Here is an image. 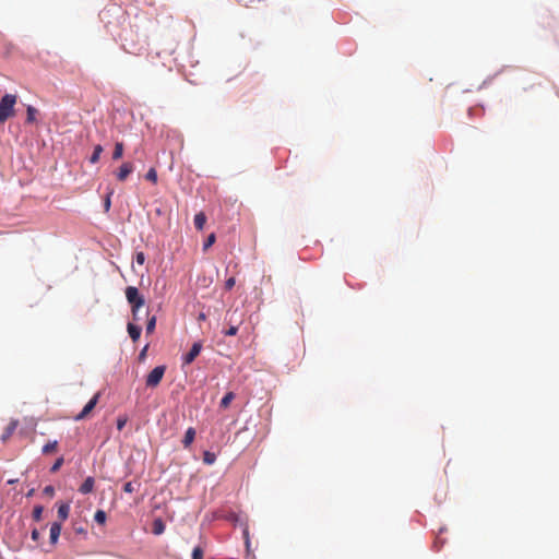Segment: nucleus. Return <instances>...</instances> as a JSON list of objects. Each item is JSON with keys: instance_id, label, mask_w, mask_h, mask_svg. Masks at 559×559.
Returning <instances> with one entry per match:
<instances>
[{"instance_id": "obj_23", "label": "nucleus", "mask_w": 559, "mask_h": 559, "mask_svg": "<svg viewBox=\"0 0 559 559\" xmlns=\"http://www.w3.org/2000/svg\"><path fill=\"white\" fill-rule=\"evenodd\" d=\"M155 326H156V317L153 316L151 317L148 320H147V323H146V333L147 334H151L154 332L155 330Z\"/></svg>"}, {"instance_id": "obj_31", "label": "nucleus", "mask_w": 559, "mask_h": 559, "mask_svg": "<svg viewBox=\"0 0 559 559\" xmlns=\"http://www.w3.org/2000/svg\"><path fill=\"white\" fill-rule=\"evenodd\" d=\"M135 261L138 264L142 265L145 262V254L143 252H138L135 255Z\"/></svg>"}, {"instance_id": "obj_35", "label": "nucleus", "mask_w": 559, "mask_h": 559, "mask_svg": "<svg viewBox=\"0 0 559 559\" xmlns=\"http://www.w3.org/2000/svg\"><path fill=\"white\" fill-rule=\"evenodd\" d=\"M126 424H127V421H117V429L119 431H121Z\"/></svg>"}, {"instance_id": "obj_26", "label": "nucleus", "mask_w": 559, "mask_h": 559, "mask_svg": "<svg viewBox=\"0 0 559 559\" xmlns=\"http://www.w3.org/2000/svg\"><path fill=\"white\" fill-rule=\"evenodd\" d=\"M145 178L150 181H152L153 183H156L157 181V173L154 168H151L146 175H145Z\"/></svg>"}, {"instance_id": "obj_4", "label": "nucleus", "mask_w": 559, "mask_h": 559, "mask_svg": "<svg viewBox=\"0 0 559 559\" xmlns=\"http://www.w3.org/2000/svg\"><path fill=\"white\" fill-rule=\"evenodd\" d=\"M166 367L165 366H157L155 367L146 377L145 384L147 388H156L165 373Z\"/></svg>"}, {"instance_id": "obj_24", "label": "nucleus", "mask_w": 559, "mask_h": 559, "mask_svg": "<svg viewBox=\"0 0 559 559\" xmlns=\"http://www.w3.org/2000/svg\"><path fill=\"white\" fill-rule=\"evenodd\" d=\"M215 240H216L215 234H210L203 243V250H207L211 246H213Z\"/></svg>"}, {"instance_id": "obj_11", "label": "nucleus", "mask_w": 559, "mask_h": 559, "mask_svg": "<svg viewBox=\"0 0 559 559\" xmlns=\"http://www.w3.org/2000/svg\"><path fill=\"white\" fill-rule=\"evenodd\" d=\"M61 532V523H52L50 526V542L56 544Z\"/></svg>"}, {"instance_id": "obj_33", "label": "nucleus", "mask_w": 559, "mask_h": 559, "mask_svg": "<svg viewBox=\"0 0 559 559\" xmlns=\"http://www.w3.org/2000/svg\"><path fill=\"white\" fill-rule=\"evenodd\" d=\"M39 536H40V535H39L38 530H37V528H34V530L32 531V539H33L34 542H38Z\"/></svg>"}, {"instance_id": "obj_14", "label": "nucleus", "mask_w": 559, "mask_h": 559, "mask_svg": "<svg viewBox=\"0 0 559 559\" xmlns=\"http://www.w3.org/2000/svg\"><path fill=\"white\" fill-rule=\"evenodd\" d=\"M165 531V523L162 519H155L152 526V532L155 535H160Z\"/></svg>"}, {"instance_id": "obj_37", "label": "nucleus", "mask_w": 559, "mask_h": 559, "mask_svg": "<svg viewBox=\"0 0 559 559\" xmlns=\"http://www.w3.org/2000/svg\"><path fill=\"white\" fill-rule=\"evenodd\" d=\"M146 349H147V345L142 349V352L140 354V358H143L145 356Z\"/></svg>"}, {"instance_id": "obj_36", "label": "nucleus", "mask_w": 559, "mask_h": 559, "mask_svg": "<svg viewBox=\"0 0 559 559\" xmlns=\"http://www.w3.org/2000/svg\"><path fill=\"white\" fill-rule=\"evenodd\" d=\"M205 319H206V316H205V313H203V312H201V313L199 314V317H198V320H200V321H204Z\"/></svg>"}, {"instance_id": "obj_5", "label": "nucleus", "mask_w": 559, "mask_h": 559, "mask_svg": "<svg viewBox=\"0 0 559 559\" xmlns=\"http://www.w3.org/2000/svg\"><path fill=\"white\" fill-rule=\"evenodd\" d=\"M133 170L134 165L131 162H124L116 173V178L119 181H124Z\"/></svg>"}, {"instance_id": "obj_12", "label": "nucleus", "mask_w": 559, "mask_h": 559, "mask_svg": "<svg viewBox=\"0 0 559 559\" xmlns=\"http://www.w3.org/2000/svg\"><path fill=\"white\" fill-rule=\"evenodd\" d=\"M194 438H195V430H194V428H192V427L188 428V430L185 433V438L182 440L183 447L186 449L189 448L191 445V443L193 442Z\"/></svg>"}, {"instance_id": "obj_34", "label": "nucleus", "mask_w": 559, "mask_h": 559, "mask_svg": "<svg viewBox=\"0 0 559 559\" xmlns=\"http://www.w3.org/2000/svg\"><path fill=\"white\" fill-rule=\"evenodd\" d=\"M44 492L47 493V495L52 496L55 493V489H53L52 486H46L45 489H44Z\"/></svg>"}, {"instance_id": "obj_16", "label": "nucleus", "mask_w": 559, "mask_h": 559, "mask_svg": "<svg viewBox=\"0 0 559 559\" xmlns=\"http://www.w3.org/2000/svg\"><path fill=\"white\" fill-rule=\"evenodd\" d=\"M123 150H124L123 143L122 142H116L115 150H114V153H112V159H115V160L120 159L122 157V155H123Z\"/></svg>"}, {"instance_id": "obj_1", "label": "nucleus", "mask_w": 559, "mask_h": 559, "mask_svg": "<svg viewBox=\"0 0 559 559\" xmlns=\"http://www.w3.org/2000/svg\"><path fill=\"white\" fill-rule=\"evenodd\" d=\"M243 321L245 312L241 309H228L224 318V322L228 325V329L223 330L222 333L225 336H235Z\"/></svg>"}, {"instance_id": "obj_10", "label": "nucleus", "mask_w": 559, "mask_h": 559, "mask_svg": "<svg viewBox=\"0 0 559 559\" xmlns=\"http://www.w3.org/2000/svg\"><path fill=\"white\" fill-rule=\"evenodd\" d=\"M95 480L93 477H87L83 484L81 485L79 491L83 495L90 493L93 491Z\"/></svg>"}, {"instance_id": "obj_15", "label": "nucleus", "mask_w": 559, "mask_h": 559, "mask_svg": "<svg viewBox=\"0 0 559 559\" xmlns=\"http://www.w3.org/2000/svg\"><path fill=\"white\" fill-rule=\"evenodd\" d=\"M103 151L104 150H103V146L100 144L95 145L94 146V152H93V154L90 157V162L92 164H96L99 160Z\"/></svg>"}, {"instance_id": "obj_20", "label": "nucleus", "mask_w": 559, "mask_h": 559, "mask_svg": "<svg viewBox=\"0 0 559 559\" xmlns=\"http://www.w3.org/2000/svg\"><path fill=\"white\" fill-rule=\"evenodd\" d=\"M215 461H216L215 453L210 452V451H204V453H203V462H204V464L212 465V464L215 463Z\"/></svg>"}, {"instance_id": "obj_28", "label": "nucleus", "mask_w": 559, "mask_h": 559, "mask_svg": "<svg viewBox=\"0 0 559 559\" xmlns=\"http://www.w3.org/2000/svg\"><path fill=\"white\" fill-rule=\"evenodd\" d=\"M192 559H203V549L200 546L194 547Z\"/></svg>"}, {"instance_id": "obj_22", "label": "nucleus", "mask_w": 559, "mask_h": 559, "mask_svg": "<svg viewBox=\"0 0 559 559\" xmlns=\"http://www.w3.org/2000/svg\"><path fill=\"white\" fill-rule=\"evenodd\" d=\"M234 399H235V394L233 392L226 393L221 401V406L224 408L228 407Z\"/></svg>"}, {"instance_id": "obj_18", "label": "nucleus", "mask_w": 559, "mask_h": 559, "mask_svg": "<svg viewBox=\"0 0 559 559\" xmlns=\"http://www.w3.org/2000/svg\"><path fill=\"white\" fill-rule=\"evenodd\" d=\"M15 429H16V421H11L10 425L5 428V431L1 437L2 441H7L11 437V435L14 432Z\"/></svg>"}, {"instance_id": "obj_30", "label": "nucleus", "mask_w": 559, "mask_h": 559, "mask_svg": "<svg viewBox=\"0 0 559 559\" xmlns=\"http://www.w3.org/2000/svg\"><path fill=\"white\" fill-rule=\"evenodd\" d=\"M111 194H112V191H110V192L107 194V197L105 198V201H104V207H105V211H106V212H107V211H109V209H110V204H111V202H110V197H111Z\"/></svg>"}, {"instance_id": "obj_32", "label": "nucleus", "mask_w": 559, "mask_h": 559, "mask_svg": "<svg viewBox=\"0 0 559 559\" xmlns=\"http://www.w3.org/2000/svg\"><path fill=\"white\" fill-rule=\"evenodd\" d=\"M236 284V281L234 277H229L226 282H225V288L230 290Z\"/></svg>"}, {"instance_id": "obj_17", "label": "nucleus", "mask_w": 559, "mask_h": 559, "mask_svg": "<svg viewBox=\"0 0 559 559\" xmlns=\"http://www.w3.org/2000/svg\"><path fill=\"white\" fill-rule=\"evenodd\" d=\"M70 507L69 504H61L58 508V516L61 521H66L69 516Z\"/></svg>"}, {"instance_id": "obj_13", "label": "nucleus", "mask_w": 559, "mask_h": 559, "mask_svg": "<svg viewBox=\"0 0 559 559\" xmlns=\"http://www.w3.org/2000/svg\"><path fill=\"white\" fill-rule=\"evenodd\" d=\"M206 223V216L203 212H199L194 216V226L198 230H202Z\"/></svg>"}, {"instance_id": "obj_3", "label": "nucleus", "mask_w": 559, "mask_h": 559, "mask_svg": "<svg viewBox=\"0 0 559 559\" xmlns=\"http://www.w3.org/2000/svg\"><path fill=\"white\" fill-rule=\"evenodd\" d=\"M126 298L128 302L131 305L133 319L139 320L138 311L145 304L144 297L140 295L139 289L136 287L128 286L126 288Z\"/></svg>"}, {"instance_id": "obj_6", "label": "nucleus", "mask_w": 559, "mask_h": 559, "mask_svg": "<svg viewBox=\"0 0 559 559\" xmlns=\"http://www.w3.org/2000/svg\"><path fill=\"white\" fill-rule=\"evenodd\" d=\"M98 397L99 393L95 394L83 407V409L75 416L74 419H83L84 417H86L91 413V411L96 406Z\"/></svg>"}, {"instance_id": "obj_25", "label": "nucleus", "mask_w": 559, "mask_h": 559, "mask_svg": "<svg viewBox=\"0 0 559 559\" xmlns=\"http://www.w3.org/2000/svg\"><path fill=\"white\" fill-rule=\"evenodd\" d=\"M43 511H44V508L41 506H36L33 510V519L37 522L40 521Z\"/></svg>"}, {"instance_id": "obj_8", "label": "nucleus", "mask_w": 559, "mask_h": 559, "mask_svg": "<svg viewBox=\"0 0 559 559\" xmlns=\"http://www.w3.org/2000/svg\"><path fill=\"white\" fill-rule=\"evenodd\" d=\"M38 114H39V111H38L37 108H35L32 105H28L26 107V120H25V122L28 123V124L35 123L37 121Z\"/></svg>"}, {"instance_id": "obj_7", "label": "nucleus", "mask_w": 559, "mask_h": 559, "mask_svg": "<svg viewBox=\"0 0 559 559\" xmlns=\"http://www.w3.org/2000/svg\"><path fill=\"white\" fill-rule=\"evenodd\" d=\"M202 349L201 343H194L190 350L183 356V362L190 365L200 354Z\"/></svg>"}, {"instance_id": "obj_21", "label": "nucleus", "mask_w": 559, "mask_h": 559, "mask_svg": "<svg viewBox=\"0 0 559 559\" xmlns=\"http://www.w3.org/2000/svg\"><path fill=\"white\" fill-rule=\"evenodd\" d=\"M106 519H107L106 512L103 510H97L94 514L95 522H97L100 525L106 523Z\"/></svg>"}, {"instance_id": "obj_19", "label": "nucleus", "mask_w": 559, "mask_h": 559, "mask_svg": "<svg viewBox=\"0 0 559 559\" xmlns=\"http://www.w3.org/2000/svg\"><path fill=\"white\" fill-rule=\"evenodd\" d=\"M57 447H58V441H49L48 443H46L44 447H43V453L44 454H49L51 452H55L57 450Z\"/></svg>"}, {"instance_id": "obj_2", "label": "nucleus", "mask_w": 559, "mask_h": 559, "mask_svg": "<svg viewBox=\"0 0 559 559\" xmlns=\"http://www.w3.org/2000/svg\"><path fill=\"white\" fill-rule=\"evenodd\" d=\"M17 96L15 94H5L0 99V124L15 116V105Z\"/></svg>"}, {"instance_id": "obj_9", "label": "nucleus", "mask_w": 559, "mask_h": 559, "mask_svg": "<svg viewBox=\"0 0 559 559\" xmlns=\"http://www.w3.org/2000/svg\"><path fill=\"white\" fill-rule=\"evenodd\" d=\"M127 330L133 342H136L140 338L142 331L141 326L133 323H128Z\"/></svg>"}, {"instance_id": "obj_29", "label": "nucleus", "mask_w": 559, "mask_h": 559, "mask_svg": "<svg viewBox=\"0 0 559 559\" xmlns=\"http://www.w3.org/2000/svg\"><path fill=\"white\" fill-rule=\"evenodd\" d=\"M123 490H124L126 492H128V493H132V492H134V491H135V487H134V485H133V483H132V481H128V483H126V484H124V486H123Z\"/></svg>"}, {"instance_id": "obj_27", "label": "nucleus", "mask_w": 559, "mask_h": 559, "mask_svg": "<svg viewBox=\"0 0 559 559\" xmlns=\"http://www.w3.org/2000/svg\"><path fill=\"white\" fill-rule=\"evenodd\" d=\"M63 462H64V460H63V457H62V456H61V457H59V459H57V460H56V462H55V463L52 464V466L50 467V472H51V473H56V472H58V471L60 469V467L62 466Z\"/></svg>"}]
</instances>
